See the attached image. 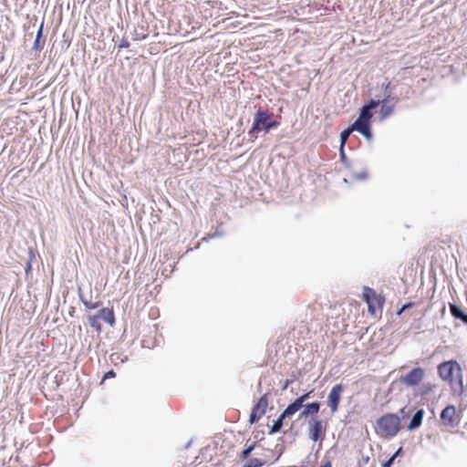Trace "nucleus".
Wrapping results in <instances>:
<instances>
[{"instance_id": "obj_2", "label": "nucleus", "mask_w": 467, "mask_h": 467, "mask_svg": "<svg viewBox=\"0 0 467 467\" xmlns=\"http://www.w3.org/2000/svg\"><path fill=\"white\" fill-rule=\"evenodd\" d=\"M280 125V121L274 118V114L262 107H258L256 112L254 115L253 124L251 129L248 130L250 136V141H254L260 132L265 134L270 132L272 130H275Z\"/></svg>"}, {"instance_id": "obj_13", "label": "nucleus", "mask_w": 467, "mask_h": 467, "mask_svg": "<svg viewBox=\"0 0 467 467\" xmlns=\"http://www.w3.org/2000/svg\"><path fill=\"white\" fill-rule=\"evenodd\" d=\"M451 315L458 320H461L464 325H467V313L464 312L461 306L455 303L449 304Z\"/></svg>"}, {"instance_id": "obj_9", "label": "nucleus", "mask_w": 467, "mask_h": 467, "mask_svg": "<svg viewBox=\"0 0 467 467\" xmlns=\"http://www.w3.org/2000/svg\"><path fill=\"white\" fill-rule=\"evenodd\" d=\"M295 413L296 412L289 406H287L284 410V411L279 415V417L274 421L273 425L270 428L269 434L272 435L281 431L284 426V420L286 418L293 416Z\"/></svg>"}, {"instance_id": "obj_35", "label": "nucleus", "mask_w": 467, "mask_h": 467, "mask_svg": "<svg viewBox=\"0 0 467 467\" xmlns=\"http://www.w3.org/2000/svg\"><path fill=\"white\" fill-rule=\"evenodd\" d=\"M385 92H390V83H387L384 87V93Z\"/></svg>"}, {"instance_id": "obj_1", "label": "nucleus", "mask_w": 467, "mask_h": 467, "mask_svg": "<svg viewBox=\"0 0 467 467\" xmlns=\"http://www.w3.org/2000/svg\"><path fill=\"white\" fill-rule=\"evenodd\" d=\"M438 374L442 380L450 383L453 395H462L463 392L462 369L456 360L451 359L439 364Z\"/></svg>"}, {"instance_id": "obj_36", "label": "nucleus", "mask_w": 467, "mask_h": 467, "mask_svg": "<svg viewBox=\"0 0 467 467\" xmlns=\"http://www.w3.org/2000/svg\"><path fill=\"white\" fill-rule=\"evenodd\" d=\"M368 311H369L370 313H373V312H374V307H373L370 304L368 305Z\"/></svg>"}, {"instance_id": "obj_29", "label": "nucleus", "mask_w": 467, "mask_h": 467, "mask_svg": "<svg viewBox=\"0 0 467 467\" xmlns=\"http://www.w3.org/2000/svg\"><path fill=\"white\" fill-rule=\"evenodd\" d=\"M116 376V373L113 369H110L109 370L108 372H106L103 376V380L109 379V378H115Z\"/></svg>"}, {"instance_id": "obj_37", "label": "nucleus", "mask_w": 467, "mask_h": 467, "mask_svg": "<svg viewBox=\"0 0 467 467\" xmlns=\"http://www.w3.org/2000/svg\"><path fill=\"white\" fill-rule=\"evenodd\" d=\"M424 387L426 388V390H424V392H423V393H424V394H427V393H428V391H430L431 389V387H426V386H424Z\"/></svg>"}, {"instance_id": "obj_3", "label": "nucleus", "mask_w": 467, "mask_h": 467, "mask_svg": "<svg viewBox=\"0 0 467 467\" xmlns=\"http://www.w3.org/2000/svg\"><path fill=\"white\" fill-rule=\"evenodd\" d=\"M379 106V101L370 99H368L360 109L358 112V117L357 119L350 125L351 130L354 131H358L362 136L365 137L366 140H369L372 139V130H371V119L373 117L372 110Z\"/></svg>"}, {"instance_id": "obj_12", "label": "nucleus", "mask_w": 467, "mask_h": 467, "mask_svg": "<svg viewBox=\"0 0 467 467\" xmlns=\"http://www.w3.org/2000/svg\"><path fill=\"white\" fill-rule=\"evenodd\" d=\"M96 317L99 319H102L106 323H108L110 327L115 324V315L112 308L103 307L96 314Z\"/></svg>"}, {"instance_id": "obj_23", "label": "nucleus", "mask_w": 467, "mask_h": 467, "mask_svg": "<svg viewBox=\"0 0 467 467\" xmlns=\"http://www.w3.org/2000/svg\"><path fill=\"white\" fill-rule=\"evenodd\" d=\"M79 297H80L81 302L84 304V306L88 309H96V308H98L101 305V302L92 303L90 301H88V300L84 299L81 295H79Z\"/></svg>"}, {"instance_id": "obj_26", "label": "nucleus", "mask_w": 467, "mask_h": 467, "mask_svg": "<svg viewBox=\"0 0 467 467\" xmlns=\"http://www.w3.org/2000/svg\"><path fill=\"white\" fill-rule=\"evenodd\" d=\"M344 148H345V146H343V145H340V147H339L340 161H342V163L344 165L348 166V158L346 156Z\"/></svg>"}, {"instance_id": "obj_4", "label": "nucleus", "mask_w": 467, "mask_h": 467, "mask_svg": "<svg viewBox=\"0 0 467 467\" xmlns=\"http://www.w3.org/2000/svg\"><path fill=\"white\" fill-rule=\"evenodd\" d=\"M401 428L400 419L397 414L386 413L376 420V433L386 440L395 437Z\"/></svg>"}, {"instance_id": "obj_5", "label": "nucleus", "mask_w": 467, "mask_h": 467, "mask_svg": "<svg viewBox=\"0 0 467 467\" xmlns=\"http://www.w3.org/2000/svg\"><path fill=\"white\" fill-rule=\"evenodd\" d=\"M424 377L425 369L420 367H417L412 368L407 374L401 376L400 378V381L407 387L414 388L420 384Z\"/></svg>"}, {"instance_id": "obj_32", "label": "nucleus", "mask_w": 467, "mask_h": 467, "mask_svg": "<svg viewBox=\"0 0 467 467\" xmlns=\"http://www.w3.org/2000/svg\"><path fill=\"white\" fill-rule=\"evenodd\" d=\"M401 451H402V448L400 447L391 457H394V460H395L401 453Z\"/></svg>"}, {"instance_id": "obj_11", "label": "nucleus", "mask_w": 467, "mask_h": 467, "mask_svg": "<svg viewBox=\"0 0 467 467\" xmlns=\"http://www.w3.org/2000/svg\"><path fill=\"white\" fill-rule=\"evenodd\" d=\"M320 406L321 404L318 401L304 404L302 407V411L299 413L298 419L301 420L317 417L316 414L318 413Z\"/></svg>"}, {"instance_id": "obj_31", "label": "nucleus", "mask_w": 467, "mask_h": 467, "mask_svg": "<svg viewBox=\"0 0 467 467\" xmlns=\"http://www.w3.org/2000/svg\"><path fill=\"white\" fill-rule=\"evenodd\" d=\"M130 47V43L126 38H122L120 44L119 45V48H128Z\"/></svg>"}, {"instance_id": "obj_17", "label": "nucleus", "mask_w": 467, "mask_h": 467, "mask_svg": "<svg viewBox=\"0 0 467 467\" xmlns=\"http://www.w3.org/2000/svg\"><path fill=\"white\" fill-rule=\"evenodd\" d=\"M379 105L381 106L380 110H379V116H380L381 120L387 119L393 113V111H394L393 105H387V104H383V103H380Z\"/></svg>"}, {"instance_id": "obj_21", "label": "nucleus", "mask_w": 467, "mask_h": 467, "mask_svg": "<svg viewBox=\"0 0 467 467\" xmlns=\"http://www.w3.org/2000/svg\"><path fill=\"white\" fill-rule=\"evenodd\" d=\"M368 177V171L366 170L361 171L360 172H351L350 178L358 181H364Z\"/></svg>"}, {"instance_id": "obj_28", "label": "nucleus", "mask_w": 467, "mask_h": 467, "mask_svg": "<svg viewBox=\"0 0 467 467\" xmlns=\"http://www.w3.org/2000/svg\"><path fill=\"white\" fill-rule=\"evenodd\" d=\"M394 457H389L386 462L382 463V467H391L394 462Z\"/></svg>"}, {"instance_id": "obj_30", "label": "nucleus", "mask_w": 467, "mask_h": 467, "mask_svg": "<svg viewBox=\"0 0 467 467\" xmlns=\"http://www.w3.org/2000/svg\"><path fill=\"white\" fill-rule=\"evenodd\" d=\"M296 380V377L285 379L283 385V389H286L290 384H292Z\"/></svg>"}, {"instance_id": "obj_24", "label": "nucleus", "mask_w": 467, "mask_h": 467, "mask_svg": "<svg viewBox=\"0 0 467 467\" xmlns=\"http://www.w3.org/2000/svg\"><path fill=\"white\" fill-rule=\"evenodd\" d=\"M363 296H364V299L368 303L372 297H376V293L372 288L365 286L364 292H363Z\"/></svg>"}, {"instance_id": "obj_27", "label": "nucleus", "mask_w": 467, "mask_h": 467, "mask_svg": "<svg viewBox=\"0 0 467 467\" xmlns=\"http://www.w3.org/2000/svg\"><path fill=\"white\" fill-rule=\"evenodd\" d=\"M414 305V303L412 302H409L405 305H403L397 312V315L400 316L401 315V313H403L405 310H407L408 308L411 307L412 306Z\"/></svg>"}, {"instance_id": "obj_10", "label": "nucleus", "mask_w": 467, "mask_h": 467, "mask_svg": "<svg viewBox=\"0 0 467 467\" xmlns=\"http://www.w3.org/2000/svg\"><path fill=\"white\" fill-rule=\"evenodd\" d=\"M455 415L456 408L453 405H448L445 407L441 413V420L445 426L453 427L455 426Z\"/></svg>"}, {"instance_id": "obj_14", "label": "nucleus", "mask_w": 467, "mask_h": 467, "mask_svg": "<svg viewBox=\"0 0 467 467\" xmlns=\"http://www.w3.org/2000/svg\"><path fill=\"white\" fill-rule=\"evenodd\" d=\"M423 416V409L417 410L412 415L409 425L407 426L408 431H414L418 429L422 423Z\"/></svg>"}, {"instance_id": "obj_8", "label": "nucleus", "mask_w": 467, "mask_h": 467, "mask_svg": "<svg viewBox=\"0 0 467 467\" xmlns=\"http://www.w3.org/2000/svg\"><path fill=\"white\" fill-rule=\"evenodd\" d=\"M343 389L344 387L342 384H337L332 387L327 396V406L330 408L332 413L337 412L338 410Z\"/></svg>"}, {"instance_id": "obj_34", "label": "nucleus", "mask_w": 467, "mask_h": 467, "mask_svg": "<svg viewBox=\"0 0 467 467\" xmlns=\"http://www.w3.org/2000/svg\"><path fill=\"white\" fill-rule=\"evenodd\" d=\"M119 354H117V353H114V354H112V355L110 356V359H111V361H116L117 359H119Z\"/></svg>"}, {"instance_id": "obj_7", "label": "nucleus", "mask_w": 467, "mask_h": 467, "mask_svg": "<svg viewBox=\"0 0 467 467\" xmlns=\"http://www.w3.org/2000/svg\"><path fill=\"white\" fill-rule=\"evenodd\" d=\"M268 406L267 394H264L254 405L249 416L250 424L257 422L260 418L266 412Z\"/></svg>"}, {"instance_id": "obj_16", "label": "nucleus", "mask_w": 467, "mask_h": 467, "mask_svg": "<svg viewBox=\"0 0 467 467\" xmlns=\"http://www.w3.org/2000/svg\"><path fill=\"white\" fill-rule=\"evenodd\" d=\"M43 31H44V21H42V23L40 24L39 28L36 32V36L34 45L32 47V50L40 51L41 49H43V47L45 46V42H46L45 39L43 38Z\"/></svg>"}, {"instance_id": "obj_15", "label": "nucleus", "mask_w": 467, "mask_h": 467, "mask_svg": "<svg viewBox=\"0 0 467 467\" xmlns=\"http://www.w3.org/2000/svg\"><path fill=\"white\" fill-rule=\"evenodd\" d=\"M314 392V389L307 391L298 398H296L294 401H292L288 406L296 413L300 410L304 405V402L307 400L311 394Z\"/></svg>"}, {"instance_id": "obj_6", "label": "nucleus", "mask_w": 467, "mask_h": 467, "mask_svg": "<svg viewBox=\"0 0 467 467\" xmlns=\"http://www.w3.org/2000/svg\"><path fill=\"white\" fill-rule=\"evenodd\" d=\"M308 436L313 441L322 440L325 436L326 429L323 421L317 417H311L308 420Z\"/></svg>"}, {"instance_id": "obj_38", "label": "nucleus", "mask_w": 467, "mask_h": 467, "mask_svg": "<svg viewBox=\"0 0 467 467\" xmlns=\"http://www.w3.org/2000/svg\"><path fill=\"white\" fill-rule=\"evenodd\" d=\"M243 467H246V464H244Z\"/></svg>"}, {"instance_id": "obj_19", "label": "nucleus", "mask_w": 467, "mask_h": 467, "mask_svg": "<svg viewBox=\"0 0 467 467\" xmlns=\"http://www.w3.org/2000/svg\"><path fill=\"white\" fill-rule=\"evenodd\" d=\"M88 324L91 327H93L97 332H100L102 329L101 324L99 322V319L94 316H88Z\"/></svg>"}, {"instance_id": "obj_18", "label": "nucleus", "mask_w": 467, "mask_h": 467, "mask_svg": "<svg viewBox=\"0 0 467 467\" xmlns=\"http://www.w3.org/2000/svg\"><path fill=\"white\" fill-rule=\"evenodd\" d=\"M379 101V104L383 103V104H387V105H393L395 107V105L399 102V99L395 96H392L391 92H385L384 98Z\"/></svg>"}, {"instance_id": "obj_20", "label": "nucleus", "mask_w": 467, "mask_h": 467, "mask_svg": "<svg viewBox=\"0 0 467 467\" xmlns=\"http://www.w3.org/2000/svg\"><path fill=\"white\" fill-rule=\"evenodd\" d=\"M354 130H351V126H348L347 129H345L344 130L341 131L340 133V145H343L345 146L350 134L353 132Z\"/></svg>"}, {"instance_id": "obj_33", "label": "nucleus", "mask_w": 467, "mask_h": 467, "mask_svg": "<svg viewBox=\"0 0 467 467\" xmlns=\"http://www.w3.org/2000/svg\"><path fill=\"white\" fill-rule=\"evenodd\" d=\"M31 268H32V265H31V260H29L27 263H26V273L27 274L28 272L31 271Z\"/></svg>"}, {"instance_id": "obj_25", "label": "nucleus", "mask_w": 467, "mask_h": 467, "mask_svg": "<svg viewBox=\"0 0 467 467\" xmlns=\"http://www.w3.org/2000/svg\"><path fill=\"white\" fill-rule=\"evenodd\" d=\"M255 444H256V442H255V441H254V442H253L252 444H250L249 446H247V447H246V448H245V449L241 452V458H242L243 460H245V459H247V458L250 456L251 452H252V451L254 450V448H255Z\"/></svg>"}, {"instance_id": "obj_22", "label": "nucleus", "mask_w": 467, "mask_h": 467, "mask_svg": "<svg viewBox=\"0 0 467 467\" xmlns=\"http://www.w3.org/2000/svg\"><path fill=\"white\" fill-rule=\"evenodd\" d=\"M245 464L246 467H262L265 464V462L261 459L252 458Z\"/></svg>"}]
</instances>
